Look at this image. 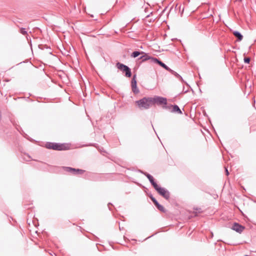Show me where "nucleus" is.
Segmentation results:
<instances>
[{
  "label": "nucleus",
  "instance_id": "obj_10",
  "mask_svg": "<svg viewBox=\"0 0 256 256\" xmlns=\"http://www.w3.org/2000/svg\"><path fill=\"white\" fill-rule=\"evenodd\" d=\"M132 83L133 92L135 93H138V90L136 88V80H134V77Z\"/></svg>",
  "mask_w": 256,
  "mask_h": 256
},
{
  "label": "nucleus",
  "instance_id": "obj_19",
  "mask_svg": "<svg viewBox=\"0 0 256 256\" xmlns=\"http://www.w3.org/2000/svg\"><path fill=\"white\" fill-rule=\"evenodd\" d=\"M226 175H228L229 173H228V170L226 168Z\"/></svg>",
  "mask_w": 256,
  "mask_h": 256
},
{
  "label": "nucleus",
  "instance_id": "obj_17",
  "mask_svg": "<svg viewBox=\"0 0 256 256\" xmlns=\"http://www.w3.org/2000/svg\"><path fill=\"white\" fill-rule=\"evenodd\" d=\"M244 62H246V64H248L250 62V58H244Z\"/></svg>",
  "mask_w": 256,
  "mask_h": 256
},
{
  "label": "nucleus",
  "instance_id": "obj_8",
  "mask_svg": "<svg viewBox=\"0 0 256 256\" xmlns=\"http://www.w3.org/2000/svg\"><path fill=\"white\" fill-rule=\"evenodd\" d=\"M232 228L233 230L240 233L244 230V227L239 224L238 223H234L232 226Z\"/></svg>",
  "mask_w": 256,
  "mask_h": 256
},
{
  "label": "nucleus",
  "instance_id": "obj_9",
  "mask_svg": "<svg viewBox=\"0 0 256 256\" xmlns=\"http://www.w3.org/2000/svg\"><path fill=\"white\" fill-rule=\"evenodd\" d=\"M152 60L154 62L158 64H160L161 66L164 68L166 70H168V71L171 70L168 67L164 64L161 61L158 60L157 58H152Z\"/></svg>",
  "mask_w": 256,
  "mask_h": 256
},
{
  "label": "nucleus",
  "instance_id": "obj_16",
  "mask_svg": "<svg viewBox=\"0 0 256 256\" xmlns=\"http://www.w3.org/2000/svg\"><path fill=\"white\" fill-rule=\"evenodd\" d=\"M150 198L155 205L158 204V202L156 201V200L154 197L151 196H150Z\"/></svg>",
  "mask_w": 256,
  "mask_h": 256
},
{
  "label": "nucleus",
  "instance_id": "obj_14",
  "mask_svg": "<svg viewBox=\"0 0 256 256\" xmlns=\"http://www.w3.org/2000/svg\"><path fill=\"white\" fill-rule=\"evenodd\" d=\"M156 206L157 207V208L162 212H164V208L163 206L160 205L158 203V204H156Z\"/></svg>",
  "mask_w": 256,
  "mask_h": 256
},
{
  "label": "nucleus",
  "instance_id": "obj_2",
  "mask_svg": "<svg viewBox=\"0 0 256 256\" xmlns=\"http://www.w3.org/2000/svg\"><path fill=\"white\" fill-rule=\"evenodd\" d=\"M138 106L142 110L148 109L153 106L152 97H144L136 102Z\"/></svg>",
  "mask_w": 256,
  "mask_h": 256
},
{
  "label": "nucleus",
  "instance_id": "obj_11",
  "mask_svg": "<svg viewBox=\"0 0 256 256\" xmlns=\"http://www.w3.org/2000/svg\"><path fill=\"white\" fill-rule=\"evenodd\" d=\"M146 177L148 178L150 182H151L152 184L154 186V187H155V186L157 185V184L154 182V178L150 176L149 174H148L146 175Z\"/></svg>",
  "mask_w": 256,
  "mask_h": 256
},
{
  "label": "nucleus",
  "instance_id": "obj_6",
  "mask_svg": "<svg viewBox=\"0 0 256 256\" xmlns=\"http://www.w3.org/2000/svg\"><path fill=\"white\" fill-rule=\"evenodd\" d=\"M167 109H168L170 112L177 113L179 114H182L181 110L180 109L178 106L176 105L172 106H168L166 107Z\"/></svg>",
  "mask_w": 256,
  "mask_h": 256
},
{
  "label": "nucleus",
  "instance_id": "obj_15",
  "mask_svg": "<svg viewBox=\"0 0 256 256\" xmlns=\"http://www.w3.org/2000/svg\"><path fill=\"white\" fill-rule=\"evenodd\" d=\"M140 58L142 59V60H149V59H150L151 58L148 56L147 55H145V56H142Z\"/></svg>",
  "mask_w": 256,
  "mask_h": 256
},
{
  "label": "nucleus",
  "instance_id": "obj_3",
  "mask_svg": "<svg viewBox=\"0 0 256 256\" xmlns=\"http://www.w3.org/2000/svg\"><path fill=\"white\" fill-rule=\"evenodd\" d=\"M116 67L118 69L120 70L125 72L126 76L127 77H130L132 76L130 70V68L126 65H124L120 62H118L116 64Z\"/></svg>",
  "mask_w": 256,
  "mask_h": 256
},
{
  "label": "nucleus",
  "instance_id": "obj_5",
  "mask_svg": "<svg viewBox=\"0 0 256 256\" xmlns=\"http://www.w3.org/2000/svg\"><path fill=\"white\" fill-rule=\"evenodd\" d=\"M152 104L153 106L155 104H166V98H164L160 96H154L152 98Z\"/></svg>",
  "mask_w": 256,
  "mask_h": 256
},
{
  "label": "nucleus",
  "instance_id": "obj_1",
  "mask_svg": "<svg viewBox=\"0 0 256 256\" xmlns=\"http://www.w3.org/2000/svg\"><path fill=\"white\" fill-rule=\"evenodd\" d=\"M44 146L48 149L56 150H66L70 148V144H60L56 142H47Z\"/></svg>",
  "mask_w": 256,
  "mask_h": 256
},
{
  "label": "nucleus",
  "instance_id": "obj_12",
  "mask_svg": "<svg viewBox=\"0 0 256 256\" xmlns=\"http://www.w3.org/2000/svg\"><path fill=\"white\" fill-rule=\"evenodd\" d=\"M234 35L236 37L238 40H242L243 36H242L238 32H234Z\"/></svg>",
  "mask_w": 256,
  "mask_h": 256
},
{
  "label": "nucleus",
  "instance_id": "obj_7",
  "mask_svg": "<svg viewBox=\"0 0 256 256\" xmlns=\"http://www.w3.org/2000/svg\"><path fill=\"white\" fill-rule=\"evenodd\" d=\"M64 170L66 172H70L73 173L74 174H82L84 172V170H82L75 169V168H72L70 167H64Z\"/></svg>",
  "mask_w": 256,
  "mask_h": 256
},
{
  "label": "nucleus",
  "instance_id": "obj_18",
  "mask_svg": "<svg viewBox=\"0 0 256 256\" xmlns=\"http://www.w3.org/2000/svg\"><path fill=\"white\" fill-rule=\"evenodd\" d=\"M20 32L23 34H26V31L24 28H22L20 30Z\"/></svg>",
  "mask_w": 256,
  "mask_h": 256
},
{
  "label": "nucleus",
  "instance_id": "obj_4",
  "mask_svg": "<svg viewBox=\"0 0 256 256\" xmlns=\"http://www.w3.org/2000/svg\"><path fill=\"white\" fill-rule=\"evenodd\" d=\"M154 188L164 198L168 200L170 197V194L168 192L163 188L160 187L158 184L155 186Z\"/></svg>",
  "mask_w": 256,
  "mask_h": 256
},
{
  "label": "nucleus",
  "instance_id": "obj_13",
  "mask_svg": "<svg viewBox=\"0 0 256 256\" xmlns=\"http://www.w3.org/2000/svg\"><path fill=\"white\" fill-rule=\"evenodd\" d=\"M144 52H133L132 54V55L131 56L132 57V58H136L137 56H140V54H143Z\"/></svg>",
  "mask_w": 256,
  "mask_h": 256
}]
</instances>
